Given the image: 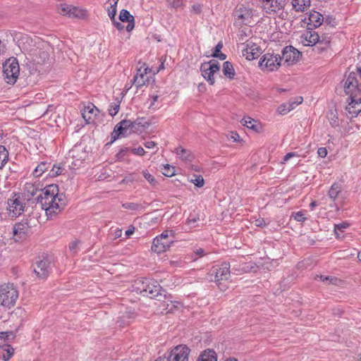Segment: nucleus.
<instances>
[{"mask_svg":"<svg viewBox=\"0 0 361 361\" xmlns=\"http://www.w3.org/2000/svg\"><path fill=\"white\" fill-rule=\"evenodd\" d=\"M42 209L45 210L48 218L59 213L66 205V197L63 194L59 193L56 185L51 184L40 191L35 198Z\"/></svg>","mask_w":361,"mask_h":361,"instance_id":"1","label":"nucleus"},{"mask_svg":"<svg viewBox=\"0 0 361 361\" xmlns=\"http://www.w3.org/2000/svg\"><path fill=\"white\" fill-rule=\"evenodd\" d=\"M344 91L347 95L350 96V102L346 106V110L350 114L357 115L360 109L351 111L355 107L356 104H361V98H357L361 94V85L357 78V73L352 71L349 73L344 82Z\"/></svg>","mask_w":361,"mask_h":361,"instance_id":"2","label":"nucleus"},{"mask_svg":"<svg viewBox=\"0 0 361 361\" xmlns=\"http://www.w3.org/2000/svg\"><path fill=\"white\" fill-rule=\"evenodd\" d=\"M133 288L137 293L150 298L161 296V291H164L157 281L148 278L136 279Z\"/></svg>","mask_w":361,"mask_h":361,"instance_id":"3","label":"nucleus"},{"mask_svg":"<svg viewBox=\"0 0 361 361\" xmlns=\"http://www.w3.org/2000/svg\"><path fill=\"white\" fill-rule=\"evenodd\" d=\"M30 41L32 42L29 37L27 35L23 36L18 40L19 47H21L23 51L29 52V54L32 56V59L37 63H44L49 59V46L46 44L42 48L37 47L35 49H29L25 44L29 43Z\"/></svg>","mask_w":361,"mask_h":361,"instance_id":"4","label":"nucleus"},{"mask_svg":"<svg viewBox=\"0 0 361 361\" xmlns=\"http://www.w3.org/2000/svg\"><path fill=\"white\" fill-rule=\"evenodd\" d=\"M18 298V292L13 284L7 283L0 286V305L11 309Z\"/></svg>","mask_w":361,"mask_h":361,"instance_id":"5","label":"nucleus"},{"mask_svg":"<svg viewBox=\"0 0 361 361\" xmlns=\"http://www.w3.org/2000/svg\"><path fill=\"white\" fill-rule=\"evenodd\" d=\"M20 68L16 59H9L3 66V73L8 84H14L18 77Z\"/></svg>","mask_w":361,"mask_h":361,"instance_id":"6","label":"nucleus"},{"mask_svg":"<svg viewBox=\"0 0 361 361\" xmlns=\"http://www.w3.org/2000/svg\"><path fill=\"white\" fill-rule=\"evenodd\" d=\"M219 70L220 66L219 62L214 59L209 62L202 63L200 66L202 75L211 85H213L215 82L214 74L219 72Z\"/></svg>","mask_w":361,"mask_h":361,"instance_id":"7","label":"nucleus"},{"mask_svg":"<svg viewBox=\"0 0 361 361\" xmlns=\"http://www.w3.org/2000/svg\"><path fill=\"white\" fill-rule=\"evenodd\" d=\"M135 123L136 122H133L130 120L124 119L116 124L111 133V140L110 143L116 141L120 135L126 136L128 134V130H129V133L134 132L133 128H135Z\"/></svg>","mask_w":361,"mask_h":361,"instance_id":"8","label":"nucleus"},{"mask_svg":"<svg viewBox=\"0 0 361 361\" xmlns=\"http://www.w3.org/2000/svg\"><path fill=\"white\" fill-rule=\"evenodd\" d=\"M235 23L239 26L242 25H250L253 23V10L250 8L239 6L235 11Z\"/></svg>","mask_w":361,"mask_h":361,"instance_id":"9","label":"nucleus"},{"mask_svg":"<svg viewBox=\"0 0 361 361\" xmlns=\"http://www.w3.org/2000/svg\"><path fill=\"white\" fill-rule=\"evenodd\" d=\"M33 270L39 279H46L51 271L50 261L45 257H39L33 265Z\"/></svg>","mask_w":361,"mask_h":361,"instance_id":"10","label":"nucleus"},{"mask_svg":"<svg viewBox=\"0 0 361 361\" xmlns=\"http://www.w3.org/2000/svg\"><path fill=\"white\" fill-rule=\"evenodd\" d=\"M25 207L24 200L19 195L15 194L12 198L8 200V210L13 217L20 215L24 211Z\"/></svg>","mask_w":361,"mask_h":361,"instance_id":"11","label":"nucleus"},{"mask_svg":"<svg viewBox=\"0 0 361 361\" xmlns=\"http://www.w3.org/2000/svg\"><path fill=\"white\" fill-rule=\"evenodd\" d=\"M260 67L267 68L269 71H273L277 69L281 65V55L273 54H265L259 62Z\"/></svg>","mask_w":361,"mask_h":361,"instance_id":"12","label":"nucleus"},{"mask_svg":"<svg viewBox=\"0 0 361 361\" xmlns=\"http://www.w3.org/2000/svg\"><path fill=\"white\" fill-rule=\"evenodd\" d=\"M301 53L292 46H286L282 50L281 56V61H283L288 65L293 64L299 60Z\"/></svg>","mask_w":361,"mask_h":361,"instance_id":"13","label":"nucleus"},{"mask_svg":"<svg viewBox=\"0 0 361 361\" xmlns=\"http://www.w3.org/2000/svg\"><path fill=\"white\" fill-rule=\"evenodd\" d=\"M230 263L224 262L219 267H213L211 275L214 276V280L216 282H219L222 280H227L230 277Z\"/></svg>","mask_w":361,"mask_h":361,"instance_id":"14","label":"nucleus"},{"mask_svg":"<svg viewBox=\"0 0 361 361\" xmlns=\"http://www.w3.org/2000/svg\"><path fill=\"white\" fill-rule=\"evenodd\" d=\"M189 352L188 347L178 345L171 350L168 361H188Z\"/></svg>","mask_w":361,"mask_h":361,"instance_id":"15","label":"nucleus"},{"mask_svg":"<svg viewBox=\"0 0 361 361\" xmlns=\"http://www.w3.org/2000/svg\"><path fill=\"white\" fill-rule=\"evenodd\" d=\"M308 18H305L304 21L307 22L309 30H312L313 28H317L319 27L324 20V18L323 16L315 11H311L307 13Z\"/></svg>","mask_w":361,"mask_h":361,"instance_id":"16","label":"nucleus"},{"mask_svg":"<svg viewBox=\"0 0 361 361\" xmlns=\"http://www.w3.org/2000/svg\"><path fill=\"white\" fill-rule=\"evenodd\" d=\"M261 48L255 44L247 43L246 48L243 49V55L246 59L251 61L257 58L261 54Z\"/></svg>","mask_w":361,"mask_h":361,"instance_id":"17","label":"nucleus"},{"mask_svg":"<svg viewBox=\"0 0 361 361\" xmlns=\"http://www.w3.org/2000/svg\"><path fill=\"white\" fill-rule=\"evenodd\" d=\"M173 241H166L155 238L152 245V250L157 253H162L168 250Z\"/></svg>","mask_w":361,"mask_h":361,"instance_id":"18","label":"nucleus"},{"mask_svg":"<svg viewBox=\"0 0 361 361\" xmlns=\"http://www.w3.org/2000/svg\"><path fill=\"white\" fill-rule=\"evenodd\" d=\"M303 101L302 97H297L294 99H290L286 103L281 104L279 107V111L281 114H286L293 110L296 106L301 104Z\"/></svg>","mask_w":361,"mask_h":361,"instance_id":"19","label":"nucleus"},{"mask_svg":"<svg viewBox=\"0 0 361 361\" xmlns=\"http://www.w3.org/2000/svg\"><path fill=\"white\" fill-rule=\"evenodd\" d=\"M27 224L25 225L23 220L15 224L13 228V233L16 238V240H20L25 238L26 234L29 232Z\"/></svg>","mask_w":361,"mask_h":361,"instance_id":"20","label":"nucleus"},{"mask_svg":"<svg viewBox=\"0 0 361 361\" xmlns=\"http://www.w3.org/2000/svg\"><path fill=\"white\" fill-rule=\"evenodd\" d=\"M119 20L123 23H128V25L126 26V30L128 32H130L133 30L135 27V18L134 16L131 15L128 11L122 9L119 14Z\"/></svg>","mask_w":361,"mask_h":361,"instance_id":"21","label":"nucleus"},{"mask_svg":"<svg viewBox=\"0 0 361 361\" xmlns=\"http://www.w3.org/2000/svg\"><path fill=\"white\" fill-rule=\"evenodd\" d=\"M99 110L92 104H88L87 106H85L82 110H81L82 118L87 123H90L91 120H92L93 116H96Z\"/></svg>","mask_w":361,"mask_h":361,"instance_id":"22","label":"nucleus"},{"mask_svg":"<svg viewBox=\"0 0 361 361\" xmlns=\"http://www.w3.org/2000/svg\"><path fill=\"white\" fill-rule=\"evenodd\" d=\"M318 41H319V35L315 31L309 30L304 34V41L302 42L305 46L314 45Z\"/></svg>","mask_w":361,"mask_h":361,"instance_id":"23","label":"nucleus"},{"mask_svg":"<svg viewBox=\"0 0 361 361\" xmlns=\"http://www.w3.org/2000/svg\"><path fill=\"white\" fill-rule=\"evenodd\" d=\"M197 361H217V355L214 350L207 349L200 355Z\"/></svg>","mask_w":361,"mask_h":361,"instance_id":"24","label":"nucleus"},{"mask_svg":"<svg viewBox=\"0 0 361 361\" xmlns=\"http://www.w3.org/2000/svg\"><path fill=\"white\" fill-rule=\"evenodd\" d=\"M310 0H293L292 4L298 12H303L310 6Z\"/></svg>","mask_w":361,"mask_h":361,"instance_id":"25","label":"nucleus"},{"mask_svg":"<svg viewBox=\"0 0 361 361\" xmlns=\"http://www.w3.org/2000/svg\"><path fill=\"white\" fill-rule=\"evenodd\" d=\"M176 154L184 161H191L193 159L192 153L181 147H178L176 149Z\"/></svg>","mask_w":361,"mask_h":361,"instance_id":"26","label":"nucleus"},{"mask_svg":"<svg viewBox=\"0 0 361 361\" xmlns=\"http://www.w3.org/2000/svg\"><path fill=\"white\" fill-rule=\"evenodd\" d=\"M223 73L229 79H233L235 75V70L230 61H225L223 63Z\"/></svg>","mask_w":361,"mask_h":361,"instance_id":"27","label":"nucleus"},{"mask_svg":"<svg viewBox=\"0 0 361 361\" xmlns=\"http://www.w3.org/2000/svg\"><path fill=\"white\" fill-rule=\"evenodd\" d=\"M51 167L50 163L41 162L34 170L32 174L35 177L41 176L44 173L47 172Z\"/></svg>","mask_w":361,"mask_h":361,"instance_id":"28","label":"nucleus"},{"mask_svg":"<svg viewBox=\"0 0 361 361\" xmlns=\"http://www.w3.org/2000/svg\"><path fill=\"white\" fill-rule=\"evenodd\" d=\"M341 192V185L338 183H334L329 190L328 196L331 200L335 201Z\"/></svg>","mask_w":361,"mask_h":361,"instance_id":"29","label":"nucleus"},{"mask_svg":"<svg viewBox=\"0 0 361 361\" xmlns=\"http://www.w3.org/2000/svg\"><path fill=\"white\" fill-rule=\"evenodd\" d=\"M25 190L27 192V193L28 194L27 200H30L31 197H33L35 195L37 196L38 195V193L39 194L40 191L42 189H40V190L38 189L36 187V185L32 184V183H26L25 184Z\"/></svg>","mask_w":361,"mask_h":361,"instance_id":"30","label":"nucleus"},{"mask_svg":"<svg viewBox=\"0 0 361 361\" xmlns=\"http://www.w3.org/2000/svg\"><path fill=\"white\" fill-rule=\"evenodd\" d=\"M257 121L250 117H244L241 120V123L247 128L258 131L259 126L255 124Z\"/></svg>","mask_w":361,"mask_h":361,"instance_id":"31","label":"nucleus"},{"mask_svg":"<svg viewBox=\"0 0 361 361\" xmlns=\"http://www.w3.org/2000/svg\"><path fill=\"white\" fill-rule=\"evenodd\" d=\"M86 16V11L78 7L72 6L69 18H84Z\"/></svg>","mask_w":361,"mask_h":361,"instance_id":"32","label":"nucleus"},{"mask_svg":"<svg viewBox=\"0 0 361 361\" xmlns=\"http://www.w3.org/2000/svg\"><path fill=\"white\" fill-rule=\"evenodd\" d=\"M8 159V152L6 147L0 145V169H1Z\"/></svg>","mask_w":361,"mask_h":361,"instance_id":"33","label":"nucleus"},{"mask_svg":"<svg viewBox=\"0 0 361 361\" xmlns=\"http://www.w3.org/2000/svg\"><path fill=\"white\" fill-rule=\"evenodd\" d=\"M16 335L13 331L0 332V346L4 345L6 341H11L15 338Z\"/></svg>","mask_w":361,"mask_h":361,"instance_id":"34","label":"nucleus"},{"mask_svg":"<svg viewBox=\"0 0 361 361\" xmlns=\"http://www.w3.org/2000/svg\"><path fill=\"white\" fill-rule=\"evenodd\" d=\"M176 302L170 301V303L167 302L166 301H164L160 304V307H162V310L166 311V314L172 312L174 309L177 308V306L176 305ZM178 304V302H177Z\"/></svg>","mask_w":361,"mask_h":361,"instance_id":"35","label":"nucleus"},{"mask_svg":"<svg viewBox=\"0 0 361 361\" xmlns=\"http://www.w3.org/2000/svg\"><path fill=\"white\" fill-rule=\"evenodd\" d=\"M63 170L64 169L62 168L61 166L54 165L51 169L49 171L47 176L52 178L56 177L57 176L61 174Z\"/></svg>","mask_w":361,"mask_h":361,"instance_id":"36","label":"nucleus"},{"mask_svg":"<svg viewBox=\"0 0 361 361\" xmlns=\"http://www.w3.org/2000/svg\"><path fill=\"white\" fill-rule=\"evenodd\" d=\"M327 118L330 121V124L332 127H336L338 125V119L336 113L333 110H330L328 112Z\"/></svg>","mask_w":361,"mask_h":361,"instance_id":"37","label":"nucleus"},{"mask_svg":"<svg viewBox=\"0 0 361 361\" xmlns=\"http://www.w3.org/2000/svg\"><path fill=\"white\" fill-rule=\"evenodd\" d=\"M72 6L68 5V4H60V6L58 8V12L60 14L67 16L69 17V14L71 12Z\"/></svg>","mask_w":361,"mask_h":361,"instance_id":"38","label":"nucleus"},{"mask_svg":"<svg viewBox=\"0 0 361 361\" xmlns=\"http://www.w3.org/2000/svg\"><path fill=\"white\" fill-rule=\"evenodd\" d=\"M167 4L173 8H178L184 6L185 0H166Z\"/></svg>","mask_w":361,"mask_h":361,"instance_id":"39","label":"nucleus"},{"mask_svg":"<svg viewBox=\"0 0 361 361\" xmlns=\"http://www.w3.org/2000/svg\"><path fill=\"white\" fill-rule=\"evenodd\" d=\"M120 103L121 102L117 100L116 102H114L110 104L109 111L111 116H114L117 114L120 109Z\"/></svg>","mask_w":361,"mask_h":361,"instance_id":"40","label":"nucleus"},{"mask_svg":"<svg viewBox=\"0 0 361 361\" xmlns=\"http://www.w3.org/2000/svg\"><path fill=\"white\" fill-rule=\"evenodd\" d=\"M162 173L167 177H171L175 175V168L169 164H166L162 169Z\"/></svg>","mask_w":361,"mask_h":361,"instance_id":"41","label":"nucleus"},{"mask_svg":"<svg viewBox=\"0 0 361 361\" xmlns=\"http://www.w3.org/2000/svg\"><path fill=\"white\" fill-rule=\"evenodd\" d=\"M143 176L145 178V179L153 186L156 185L157 183L156 179L154 177L151 175L147 171H142Z\"/></svg>","mask_w":361,"mask_h":361,"instance_id":"42","label":"nucleus"},{"mask_svg":"<svg viewBox=\"0 0 361 361\" xmlns=\"http://www.w3.org/2000/svg\"><path fill=\"white\" fill-rule=\"evenodd\" d=\"M170 235L173 236V231H165L159 236H157V238L166 241H173L172 239L169 238Z\"/></svg>","mask_w":361,"mask_h":361,"instance_id":"43","label":"nucleus"},{"mask_svg":"<svg viewBox=\"0 0 361 361\" xmlns=\"http://www.w3.org/2000/svg\"><path fill=\"white\" fill-rule=\"evenodd\" d=\"M291 216L293 217L295 220L299 222H304L306 220L304 212L302 211L293 213Z\"/></svg>","mask_w":361,"mask_h":361,"instance_id":"44","label":"nucleus"},{"mask_svg":"<svg viewBox=\"0 0 361 361\" xmlns=\"http://www.w3.org/2000/svg\"><path fill=\"white\" fill-rule=\"evenodd\" d=\"M195 179H192L191 182H192L196 186L201 188L204 185V178L202 176H194Z\"/></svg>","mask_w":361,"mask_h":361,"instance_id":"45","label":"nucleus"},{"mask_svg":"<svg viewBox=\"0 0 361 361\" xmlns=\"http://www.w3.org/2000/svg\"><path fill=\"white\" fill-rule=\"evenodd\" d=\"M320 279V280L326 283H335L338 280L336 277H330V276H324L322 275L317 276Z\"/></svg>","mask_w":361,"mask_h":361,"instance_id":"46","label":"nucleus"},{"mask_svg":"<svg viewBox=\"0 0 361 361\" xmlns=\"http://www.w3.org/2000/svg\"><path fill=\"white\" fill-rule=\"evenodd\" d=\"M23 221L25 225L27 224L29 231L32 227L36 226V223H37V220L34 217L30 219H23Z\"/></svg>","mask_w":361,"mask_h":361,"instance_id":"47","label":"nucleus"},{"mask_svg":"<svg viewBox=\"0 0 361 361\" xmlns=\"http://www.w3.org/2000/svg\"><path fill=\"white\" fill-rule=\"evenodd\" d=\"M319 45H323L324 47H329L330 44V38L329 37H322V39L319 37V41L317 42Z\"/></svg>","mask_w":361,"mask_h":361,"instance_id":"48","label":"nucleus"},{"mask_svg":"<svg viewBox=\"0 0 361 361\" xmlns=\"http://www.w3.org/2000/svg\"><path fill=\"white\" fill-rule=\"evenodd\" d=\"M80 244V241L78 240H76L75 241H73L69 244V249L71 252L73 253H76L78 252V245Z\"/></svg>","mask_w":361,"mask_h":361,"instance_id":"49","label":"nucleus"},{"mask_svg":"<svg viewBox=\"0 0 361 361\" xmlns=\"http://www.w3.org/2000/svg\"><path fill=\"white\" fill-rule=\"evenodd\" d=\"M13 348H11L10 345L7 346L6 355H3V359L4 361H8L11 357V356L13 354Z\"/></svg>","mask_w":361,"mask_h":361,"instance_id":"50","label":"nucleus"},{"mask_svg":"<svg viewBox=\"0 0 361 361\" xmlns=\"http://www.w3.org/2000/svg\"><path fill=\"white\" fill-rule=\"evenodd\" d=\"M348 226V224L343 223L340 224H336L334 226L335 233L338 235V231L343 232L344 229H345Z\"/></svg>","mask_w":361,"mask_h":361,"instance_id":"51","label":"nucleus"},{"mask_svg":"<svg viewBox=\"0 0 361 361\" xmlns=\"http://www.w3.org/2000/svg\"><path fill=\"white\" fill-rule=\"evenodd\" d=\"M142 68H143V67H142V66H141V67L137 70V75H138V76H139V78H141V79H142V80H145L147 68H144L143 71H142Z\"/></svg>","mask_w":361,"mask_h":361,"instance_id":"52","label":"nucleus"},{"mask_svg":"<svg viewBox=\"0 0 361 361\" xmlns=\"http://www.w3.org/2000/svg\"><path fill=\"white\" fill-rule=\"evenodd\" d=\"M130 150L128 147L122 148L120 149V151L117 153L116 157L118 159H122L126 154Z\"/></svg>","mask_w":361,"mask_h":361,"instance_id":"53","label":"nucleus"},{"mask_svg":"<svg viewBox=\"0 0 361 361\" xmlns=\"http://www.w3.org/2000/svg\"><path fill=\"white\" fill-rule=\"evenodd\" d=\"M130 150L133 154L139 155V156H142L145 153V151L144 150V149L142 147L133 148V149H131Z\"/></svg>","mask_w":361,"mask_h":361,"instance_id":"54","label":"nucleus"},{"mask_svg":"<svg viewBox=\"0 0 361 361\" xmlns=\"http://www.w3.org/2000/svg\"><path fill=\"white\" fill-rule=\"evenodd\" d=\"M145 80H142L141 78H139L138 75H135L134 77V83L135 84V85L137 87H141L143 85H145Z\"/></svg>","mask_w":361,"mask_h":361,"instance_id":"55","label":"nucleus"},{"mask_svg":"<svg viewBox=\"0 0 361 361\" xmlns=\"http://www.w3.org/2000/svg\"><path fill=\"white\" fill-rule=\"evenodd\" d=\"M202 10V6L201 4H195L192 6V11L195 14H200Z\"/></svg>","mask_w":361,"mask_h":361,"instance_id":"56","label":"nucleus"},{"mask_svg":"<svg viewBox=\"0 0 361 361\" xmlns=\"http://www.w3.org/2000/svg\"><path fill=\"white\" fill-rule=\"evenodd\" d=\"M113 25L118 30H123L124 28V25L120 23V22H118L116 20V17L114 18V20H111Z\"/></svg>","mask_w":361,"mask_h":361,"instance_id":"57","label":"nucleus"},{"mask_svg":"<svg viewBox=\"0 0 361 361\" xmlns=\"http://www.w3.org/2000/svg\"><path fill=\"white\" fill-rule=\"evenodd\" d=\"M223 47V44L221 42H219L215 47L214 48V50L213 51V53L212 54V55H216V54H219V53L221 52V50Z\"/></svg>","mask_w":361,"mask_h":361,"instance_id":"58","label":"nucleus"},{"mask_svg":"<svg viewBox=\"0 0 361 361\" xmlns=\"http://www.w3.org/2000/svg\"><path fill=\"white\" fill-rule=\"evenodd\" d=\"M317 154L320 157L324 158L327 155V149L326 147H319Z\"/></svg>","mask_w":361,"mask_h":361,"instance_id":"59","label":"nucleus"},{"mask_svg":"<svg viewBox=\"0 0 361 361\" xmlns=\"http://www.w3.org/2000/svg\"><path fill=\"white\" fill-rule=\"evenodd\" d=\"M325 23H326L327 25H330L331 26H334L335 24H336V22H335V18H334L333 17L331 16H326L325 18H324V20Z\"/></svg>","mask_w":361,"mask_h":361,"instance_id":"60","label":"nucleus"},{"mask_svg":"<svg viewBox=\"0 0 361 361\" xmlns=\"http://www.w3.org/2000/svg\"><path fill=\"white\" fill-rule=\"evenodd\" d=\"M255 225L258 227H262L266 226V223L264 219L259 218L256 219L255 221Z\"/></svg>","mask_w":361,"mask_h":361,"instance_id":"61","label":"nucleus"},{"mask_svg":"<svg viewBox=\"0 0 361 361\" xmlns=\"http://www.w3.org/2000/svg\"><path fill=\"white\" fill-rule=\"evenodd\" d=\"M144 145L147 149H152L156 145V143L154 141H147L144 143Z\"/></svg>","mask_w":361,"mask_h":361,"instance_id":"62","label":"nucleus"},{"mask_svg":"<svg viewBox=\"0 0 361 361\" xmlns=\"http://www.w3.org/2000/svg\"><path fill=\"white\" fill-rule=\"evenodd\" d=\"M297 156L296 153L295 152H289V153H287L284 158H283V161H288L291 157H295Z\"/></svg>","mask_w":361,"mask_h":361,"instance_id":"63","label":"nucleus"},{"mask_svg":"<svg viewBox=\"0 0 361 361\" xmlns=\"http://www.w3.org/2000/svg\"><path fill=\"white\" fill-rule=\"evenodd\" d=\"M194 253L195 255L200 256V257H202L205 255L204 250L201 247L196 249L195 250Z\"/></svg>","mask_w":361,"mask_h":361,"instance_id":"64","label":"nucleus"}]
</instances>
